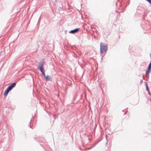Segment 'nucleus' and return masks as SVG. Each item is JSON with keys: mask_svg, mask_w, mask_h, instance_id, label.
I'll return each instance as SVG.
<instances>
[{"mask_svg": "<svg viewBox=\"0 0 151 151\" xmlns=\"http://www.w3.org/2000/svg\"><path fill=\"white\" fill-rule=\"evenodd\" d=\"M143 79H144V78L143 77Z\"/></svg>", "mask_w": 151, "mask_h": 151, "instance_id": "20", "label": "nucleus"}, {"mask_svg": "<svg viewBox=\"0 0 151 151\" xmlns=\"http://www.w3.org/2000/svg\"><path fill=\"white\" fill-rule=\"evenodd\" d=\"M16 84V83L15 82L12 83L7 88L10 90H11L15 86Z\"/></svg>", "mask_w": 151, "mask_h": 151, "instance_id": "2", "label": "nucleus"}, {"mask_svg": "<svg viewBox=\"0 0 151 151\" xmlns=\"http://www.w3.org/2000/svg\"><path fill=\"white\" fill-rule=\"evenodd\" d=\"M103 57H102V55L101 60H102V59H103Z\"/></svg>", "mask_w": 151, "mask_h": 151, "instance_id": "19", "label": "nucleus"}, {"mask_svg": "<svg viewBox=\"0 0 151 151\" xmlns=\"http://www.w3.org/2000/svg\"><path fill=\"white\" fill-rule=\"evenodd\" d=\"M45 78H46V81H51L52 78L51 77L48 75L46 76Z\"/></svg>", "mask_w": 151, "mask_h": 151, "instance_id": "7", "label": "nucleus"}, {"mask_svg": "<svg viewBox=\"0 0 151 151\" xmlns=\"http://www.w3.org/2000/svg\"><path fill=\"white\" fill-rule=\"evenodd\" d=\"M98 144L97 142H96L95 143V144H92L91 145V147H92V148H93V147H94L96 145H97Z\"/></svg>", "mask_w": 151, "mask_h": 151, "instance_id": "11", "label": "nucleus"}, {"mask_svg": "<svg viewBox=\"0 0 151 151\" xmlns=\"http://www.w3.org/2000/svg\"><path fill=\"white\" fill-rule=\"evenodd\" d=\"M33 119V118L32 117L31 118V120L30 122V127L31 128H33V123L32 122V119Z\"/></svg>", "mask_w": 151, "mask_h": 151, "instance_id": "6", "label": "nucleus"}, {"mask_svg": "<svg viewBox=\"0 0 151 151\" xmlns=\"http://www.w3.org/2000/svg\"><path fill=\"white\" fill-rule=\"evenodd\" d=\"M147 70H151V65H149Z\"/></svg>", "mask_w": 151, "mask_h": 151, "instance_id": "12", "label": "nucleus"}, {"mask_svg": "<svg viewBox=\"0 0 151 151\" xmlns=\"http://www.w3.org/2000/svg\"><path fill=\"white\" fill-rule=\"evenodd\" d=\"M42 73V75L44 76V77H45L46 76L45 75V72Z\"/></svg>", "mask_w": 151, "mask_h": 151, "instance_id": "13", "label": "nucleus"}, {"mask_svg": "<svg viewBox=\"0 0 151 151\" xmlns=\"http://www.w3.org/2000/svg\"><path fill=\"white\" fill-rule=\"evenodd\" d=\"M11 91L9 88H7L6 89L4 93V95L5 96H6L8 94L9 92Z\"/></svg>", "mask_w": 151, "mask_h": 151, "instance_id": "4", "label": "nucleus"}, {"mask_svg": "<svg viewBox=\"0 0 151 151\" xmlns=\"http://www.w3.org/2000/svg\"><path fill=\"white\" fill-rule=\"evenodd\" d=\"M100 47V54L101 55H103L102 57H104L106 54L107 50V45L105 43L101 42Z\"/></svg>", "mask_w": 151, "mask_h": 151, "instance_id": "1", "label": "nucleus"}, {"mask_svg": "<svg viewBox=\"0 0 151 151\" xmlns=\"http://www.w3.org/2000/svg\"><path fill=\"white\" fill-rule=\"evenodd\" d=\"M149 3L150 4H151V0H145Z\"/></svg>", "mask_w": 151, "mask_h": 151, "instance_id": "14", "label": "nucleus"}, {"mask_svg": "<svg viewBox=\"0 0 151 151\" xmlns=\"http://www.w3.org/2000/svg\"><path fill=\"white\" fill-rule=\"evenodd\" d=\"M150 56H151V54H150Z\"/></svg>", "mask_w": 151, "mask_h": 151, "instance_id": "21", "label": "nucleus"}, {"mask_svg": "<svg viewBox=\"0 0 151 151\" xmlns=\"http://www.w3.org/2000/svg\"><path fill=\"white\" fill-rule=\"evenodd\" d=\"M43 63H44V62H43L41 61L39 62V65H38V68H44Z\"/></svg>", "mask_w": 151, "mask_h": 151, "instance_id": "5", "label": "nucleus"}, {"mask_svg": "<svg viewBox=\"0 0 151 151\" xmlns=\"http://www.w3.org/2000/svg\"><path fill=\"white\" fill-rule=\"evenodd\" d=\"M149 65H151V62H150V64H149Z\"/></svg>", "mask_w": 151, "mask_h": 151, "instance_id": "18", "label": "nucleus"}, {"mask_svg": "<svg viewBox=\"0 0 151 151\" xmlns=\"http://www.w3.org/2000/svg\"><path fill=\"white\" fill-rule=\"evenodd\" d=\"M150 70H147L146 72L145 75L148 78L149 77V73Z\"/></svg>", "mask_w": 151, "mask_h": 151, "instance_id": "8", "label": "nucleus"}, {"mask_svg": "<svg viewBox=\"0 0 151 151\" xmlns=\"http://www.w3.org/2000/svg\"><path fill=\"white\" fill-rule=\"evenodd\" d=\"M106 140H107L106 137ZM106 143L107 144V142H106Z\"/></svg>", "mask_w": 151, "mask_h": 151, "instance_id": "17", "label": "nucleus"}, {"mask_svg": "<svg viewBox=\"0 0 151 151\" xmlns=\"http://www.w3.org/2000/svg\"><path fill=\"white\" fill-rule=\"evenodd\" d=\"M80 28H77L73 30H71L69 32V33L71 34H73L76 33L79 30Z\"/></svg>", "mask_w": 151, "mask_h": 151, "instance_id": "3", "label": "nucleus"}, {"mask_svg": "<svg viewBox=\"0 0 151 151\" xmlns=\"http://www.w3.org/2000/svg\"><path fill=\"white\" fill-rule=\"evenodd\" d=\"M39 69L41 73L45 72L44 68H39Z\"/></svg>", "mask_w": 151, "mask_h": 151, "instance_id": "9", "label": "nucleus"}, {"mask_svg": "<svg viewBox=\"0 0 151 151\" xmlns=\"http://www.w3.org/2000/svg\"><path fill=\"white\" fill-rule=\"evenodd\" d=\"M91 148H92V147L90 146L88 148H87V150H89Z\"/></svg>", "mask_w": 151, "mask_h": 151, "instance_id": "16", "label": "nucleus"}, {"mask_svg": "<svg viewBox=\"0 0 151 151\" xmlns=\"http://www.w3.org/2000/svg\"><path fill=\"white\" fill-rule=\"evenodd\" d=\"M145 83H146L145 86H146V90H147V91L148 92L150 93V91H149V89H148V86L147 85V83L146 82H145Z\"/></svg>", "mask_w": 151, "mask_h": 151, "instance_id": "10", "label": "nucleus"}, {"mask_svg": "<svg viewBox=\"0 0 151 151\" xmlns=\"http://www.w3.org/2000/svg\"><path fill=\"white\" fill-rule=\"evenodd\" d=\"M143 82V81L142 79H141L140 81V84H142Z\"/></svg>", "mask_w": 151, "mask_h": 151, "instance_id": "15", "label": "nucleus"}]
</instances>
